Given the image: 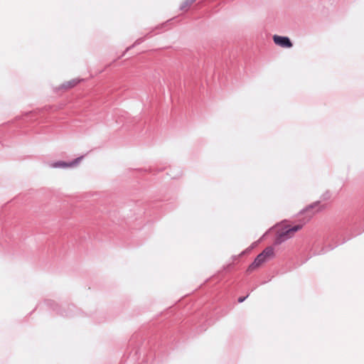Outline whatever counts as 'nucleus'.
Wrapping results in <instances>:
<instances>
[{
  "mask_svg": "<svg viewBox=\"0 0 364 364\" xmlns=\"http://www.w3.org/2000/svg\"><path fill=\"white\" fill-rule=\"evenodd\" d=\"M82 159V156L78 157V158L75 159V160H73V161L69 162V163L65 162L63 161H59L53 163L50 165V166L53 168H71V167L76 166L80 162Z\"/></svg>",
  "mask_w": 364,
  "mask_h": 364,
  "instance_id": "obj_2",
  "label": "nucleus"
},
{
  "mask_svg": "<svg viewBox=\"0 0 364 364\" xmlns=\"http://www.w3.org/2000/svg\"><path fill=\"white\" fill-rule=\"evenodd\" d=\"M305 223L295 225H287L278 230L274 243L279 245L285 240L291 238L296 232L301 230Z\"/></svg>",
  "mask_w": 364,
  "mask_h": 364,
  "instance_id": "obj_1",
  "label": "nucleus"
},
{
  "mask_svg": "<svg viewBox=\"0 0 364 364\" xmlns=\"http://www.w3.org/2000/svg\"><path fill=\"white\" fill-rule=\"evenodd\" d=\"M323 207L321 206L318 203H314L309 206H307L304 210V213H309L312 211V210L316 209V211L311 214L310 218L315 213H318L323 210Z\"/></svg>",
  "mask_w": 364,
  "mask_h": 364,
  "instance_id": "obj_6",
  "label": "nucleus"
},
{
  "mask_svg": "<svg viewBox=\"0 0 364 364\" xmlns=\"http://www.w3.org/2000/svg\"><path fill=\"white\" fill-rule=\"evenodd\" d=\"M247 297V296L246 297H240V298L238 299V302H240V303L243 302V301L245 300V299H246Z\"/></svg>",
  "mask_w": 364,
  "mask_h": 364,
  "instance_id": "obj_9",
  "label": "nucleus"
},
{
  "mask_svg": "<svg viewBox=\"0 0 364 364\" xmlns=\"http://www.w3.org/2000/svg\"><path fill=\"white\" fill-rule=\"evenodd\" d=\"M194 1H195V0H191V1H190V3H189V4H192Z\"/></svg>",
  "mask_w": 364,
  "mask_h": 364,
  "instance_id": "obj_10",
  "label": "nucleus"
},
{
  "mask_svg": "<svg viewBox=\"0 0 364 364\" xmlns=\"http://www.w3.org/2000/svg\"><path fill=\"white\" fill-rule=\"evenodd\" d=\"M266 261H267V258L260 253L255 258V261L248 267L247 271L252 272L255 270V269L260 267L262 264H264Z\"/></svg>",
  "mask_w": 364,
  "mask_h": 364,
  "instance_id": "obj_4",
  "label": "nucleus"
},
{
  "mask_svg": "<svg viewBox=\"0 0 364 364\" xmlns=\"http://www.w3.org/2000/svg\"><path fill=\"white\" fill-rule=\"evenodd\" d=\"M80 82V80H77V79H74V80H72L69 82H68L66 83V85H65V86L66 87H68V88H70V87H75V85H77L79 82Z\"/></svg>",
  "mask_w": 364,
  "mask_h": 364,
  "instance_id": "obj_8",
  "label": "nucleus"
},
{
  "mask_svg": "<svg viewBox=\"0 0 364 364\" xmlns=\"http://www.w3.org/2000/svg\"><path fill=\"white\" fill-rule=\"evenodd\" d=\"M266 261H267V258L260 253L255 258V261L248 267L247 271L252 272L255 270V269L260 267L262 264H264Z\"/></svg>",
  "mask_w": 364,
  "mask_h": 364,
  "instance_id": "obj_5",
  "label": "nucleus"
},
{
  "mask_svg": "<svg viewBox=\"0 0 364 364\" xmlns=\"http://www.w3.org/2000/svg\"><path fill=\"white\" fill-rule=\"evenodd\" d=\"M262 255H263L267 259H270L274 257V250L272 247L269 246L266 247L262 252Z\"/></svg>",
  "mask_w": 364,
  "mask_h": 364,
  "instance_id": "obj_7",
  "label": "nucleus"
},
{
  "mask_svg": "<svg viewBox=\"0 0 364 364\" xmlns=\"http://www.w3.org/2000/svg\"><path fill=\"white\" fill-rule=\"evenodd\" d=\"M274 43L282 48H291L292 43L288 37L274 35L273 36Z\"/></svg>",
  "mask_w": 364,
  "mask_h": 364,
  "instance_id": "obj_3",
  "label": "nucleus"
}]
</instances>
